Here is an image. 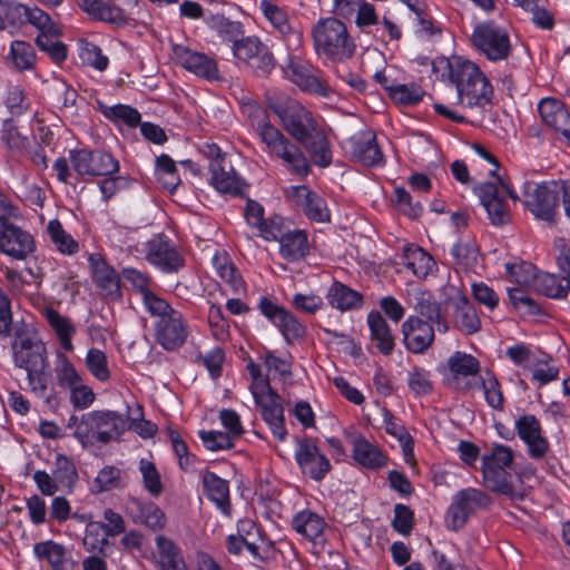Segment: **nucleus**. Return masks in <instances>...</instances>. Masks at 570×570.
Masks as SVG:
<instances>
[{"label": "nucleus", "mask_w": 570, "mask_h": 570, "mask_svg": "<svg viewBox=\"0 0 570 570\" xmlns=\"http://www.w3.org/2000/svg\"><path fill=\"white\" fill-rule=\"evenodd\" d=\"M250 126L263 145V151L272 159L281 160L293 175L306 177L311 165L302 149L279 128L273 125L266 110L253 106L249 114Z\"/></svg>", "instance_id": "f257e3e1"}, {"label": "nucleus", "mask_w": 570, "mask_h": 570, "mask_svg": "<svg viewBox=\"0 0 570 570\" xmlns=\"http://www.w3.org/2000/svg\"><path fill=\"white\" fill-rule=\"evenodd\" d=\"M13 363L27 372L30 390L43 396L49 383V362L46 345L28 330L17 328L11 342Z\"/></svg>", "instance_id": "f03ea898"}, {"label": "nucleus", "mask_w": 570, "mask_h": 570, "mask_svg": "<svg viewBox=\"0 0 570 570\" xmlns=\"http://www.w3.org/2000/svg\"><path fill=\"white\" fill-rule=\"evenodd\" d=\"M450 79L455 85L459 102L468 108H483L491 102L493 88L480 67L470 60L450 65Z\"/></svg>", "instance_id": "7ed1b4c3"}, {"label": "nucleus", "mask_w": 570, "mask_h": 570, "mask_svg": "<svg viewBox=\"0 0 570 570\" xmlns=\"http://www.w3.org/2000/svg\"><path fill=\"white\" fill-rule=\"evenodd\" d=\"M267 107L279 118L284 129L297 141H304L321 126L311 110L288 96L266 91Z\"/></svg>", "instance_id": "20e7f679"}, {"label": "nucleus", "mask_w": 570, "mask_h": 570, "mask_svg": "<svg viewBox=\"0 0 570 570\" xmlns=\"http://www.w3.org/2000/svg\"><path fill=\"white\" fill-rule=\"evenodd\" d=\"M316 53L333 62L350 60L356 50L346 26L336 18L320 20L312 30Z\"/></svg>", "instance_id": "39448f33"}, {"label": "nucleus", "mask_w": 570, "mask_h": 570, "mask_svg": "<svg viewBox=\"0 0 570 570\" xmlns=\"http://www.w3.org/2000/svg\"><path fill=\"white\" fill-rule=\"evenodd\" d=\"M513 461L514 452L510 446L494 443L481 459L484 487L511 499L521 498L511 473Z\"/></svg>", "instance_id": "423d86ee"}, {"label": "nucleus", "mask_w": 570, "mask_h": 570, "mask_svg": "<svg viewBox=\"0 0 570 570\" xmlns=\"http://www.w3.org/2000/svg\"><path fill=\"white\" fill-rule=\"evenodd\" d=\"M128 430V420L115 411H91L82 414L72 435L83 448L108 444Z\"/></svg>", "instance_id": "0eeeda50"}, {"label": "nucleus", "mask_w": 570, "mask_h": 570, "mask_svg": "<svg viewBox=\"0 0 570 570\" xmlns=\"http://www.w3.org/2000/svg\"><path fill=\"white\" fill-rule=\"evenodd\" d=\"M154 318V332L156 342L166 351L180 348L188 335L189 326L181 312L160 298L146 309Z\"/></svg>", "instance_id": "6e6552de"}, {"label": "nucleus", "mask_w": 570, "mask_h": 570, "mask_svg": "<svg viewBox=\"0 0 570 570\" xmlns=\"http://www.w3.org/2000/svg\"><path fill=\"white\" fill-rule=\"evenodd\" d=\"M470 41L480 55L492 62L508 60L513 50L508 29L493 20L476 23Z\"/></svg>", "instance_id": "1a4fd4ad"}, {"label": "nucleus", "mask_w": 570, "mask_h": 570, "mask_svg": "<svg viewBox=\"0 0 570 570\" xmlns=\"http://www.w3.org/2000/svg\"><path fill=\"white\" fill-rule=\"evenodd\" d=\"M522 203L537 219L553 223L559 207L558 185L525 181L522 186Z\"/></svg>", "instance_id": "9d476101"}, {"label": "nucleus", "mask_w": 570, "mask_h": 570, "mask_svg": "<svg viewBox=\"0 0 570 570\" xmlns=\"http://www.w3.org/2000/svg\"><path fill=\"white\" fill-rule=\"evenodd\" d=\"M69 159L73 171L81 179L109 176L119 171V161L110 153L100 149H71Z\"/></svg>", "instance_id": "9b49d317"}, {"label": "nucleus", "mask_w": 570, "mask_h": 570, "mask_svg": "<svg viewBox=\"0 0 570 570\" xmlns=\"http://www.w3.org/2000/svg\"><path fill=\"white\" fill-rule=\"evenodd\" d=\"M491 503V497L480 489L465 488L459 491L446 512L448 527L454 531L460 530L471 515L479 510L488 509Z\"/></svg>", "instance_id": "f8f14e48"}, {"label": "nucleus", "mask_w": 570, "mask_h": 570, "mask_svg": "<svg viewBox=\"0 0 570 570\" xmlns=\"http://www.w3.org/2000/svg\"><path fill=\"white\" fill-rule=\"evenodd\" d=\"M146 261L165 274H174L185 266L178 247L164 234H156L145 243Z\"/></svg>", "instance_id": "ddd939ff"}, {"label": "nucleus", "mask_w": 570, "mask_h": 570, "mask_svg": "<svg viewBox=\"0 0 570 570\" xmlns=\"http://www.w3.org/2000/svg\"><path fill=\"white\" fill-rule=\"evenodd\" d=\"M283 71L285 77L302 91L321 97L330 96L331 89L323 79L322 72L299 57L288 56Z\"/></svg>", "instance_id": "4468645a"}, {"label": "nucleus", "mask_w": 570, "mask_h": 570, "mask_svg": "<svg viewBox=\"0 0 570 570\" xmlns=\"http://www.w3.org/2000/svg\"><path fill=\"white\" fill-rule=\"evenodd\" d=\"M294 456L302 473L314 481H322L332 469L330 460L313 438L297 439Z\"/></svg>", "instance_id": "2eb2a0df"}, {"label": "nucleus", "mask_w": 570, "mask_h": 570, "mask_svg": "<svg viewBox=\"0 0 570 570\" xmlns=\"http://www.w3.org/2000/svg\"><path fill=\"white\" fill-rule=\"evenodd\" d=\"M36 250L33 236L13 224L0 225V252L13 259L24 261Z\"/></svg>", "instance_id": "dca6fc26"}, {"label": "nucleus", "mask_w": 570, "mask_h": 570, "mask_svg": "<svg viewBox=\"0 0 570 570\" xmlns=\"http://www.w3.org/2000/svg\"><path fill=\"white\" fill-rule=\"evenodd\" d=\"M173 55L176 62L189 72L206 80L219 79L217 62L213 57L183 45H175Z\"/></svg>", "instance_id": "f3484780"}, {"label": "nucleus", "mask_w": 570, "mask_h": 570, "mask_svg": "<svg viewBox=\"0 0 570 570\" xmlns=\"http://www.w3.org/2000/svg\"><path fill=\"white\" fill-rule=\"evenodd\" d=\"M403 344L413 354H423L435 340L434 327L423 318L410 315L401 326Z\"/></svg>", "instance_id": "a211bd4d"}, {"label": "nucleus", "mask_w": 570, "mask_h": 570, "mask_svg": "<svg viewBox=\"0 0 570 570\" xmlns=\"http://www.w3.org/2000/svg\"><path fill=\"white\" fill-rule=\"evenodd\" d=\"M292 198L297 209L309 220L316 223L331 220V212L325 198L309 187L305 185L292 187Z\"/></svg>", "instance_id": "6ab92c4d"}, {"label": "nucleus", "mask_w": 570, "mask_h": 570, "mask_svg": "<svg viewBox=\"0 0 570 570\" xmlns=\"http://www.w3.org/2000/svg\"><path fill=\"white\" fill-rule=\"evenodd\" d=\"M348 150L354 160L367 167L384 163L383 153L377 145L376 135L372 130H361L347 140Z\"/></svg>", "instance_id": "aec40b11"}, {"label": "nucleus", "mask_w": 570, "mask_h": 570, "mask_svg": "<svg viewBox=\"0 0 570 570\" xmlns=\"http://www.w3.org/2000/svg\"><path fill=\"white\" fill-rule=\"evenodd\" d=\"M126 511L134 523L145 525L154 532L161 531L166 527L165 512L153 501L131 498L127 502Z\"/></svg>", "instance_id": "412c9836"}, {"label": "nucleus", "mask_w": 570, "mask_h": 570, "mask_svg": "<svg viewBox=\"0 0 570 570\" xmlns=\"http://www.w3.org/2000/svg\"><path fill=\"white\" fill-rule=\"evenodd\" d=\"M475 193L493 225H504L510 222L508 205L500 196L497 184L482 183L475 188Z\"/></svg>", "instance_id": "4be33fe9"}, {"label": "nucleus", "mask_w": 570, "mask_h": 570, "mask_svg": "<svg viewBox=\"0 0 570 570\" xmlns=\"http://www.w3.org/2000/svg\"><path fill=\"white\" fill-rule=\"evenodd\" d=\"M542 121L560 132L570 145V111L557 98H543L538 105Z\"/></svg>", "instance_id": "5701e85b"}, {"label": "nucleus", "mask_w": 570, "mask_h": 570, "mask_svg": "<svg viewBox=\"0 0 570 570\" xmlns=\"http://www.w3.org/2000/svg\"><path fill=\"white\" fill-rule=\"evenodd\" d=\"M291 525L303 538L318 543L324 540V531L327 523L318 513L304 509L294 514Z\"/></svg>", "instance_id": "b1692460"}, {"label": "nucleus", "mask_w": 570, "mask_h": 570, "mask_svg": "<svg viewBox=\"0 0 570 570\" xmlns=\"http://www.w3.org/2000/svg\"><path fill=\"white\" fill-rule=\"evenodd\" d=\"M352 458L360 466L373 471L384 468L387 463V458L381 449L363 435L353 438Z\"/></svg>", "instance_id": "393cba45"}, {"label": "nucleus", "mask_w": 570, "mask_h": 570, "mask_svg": "<svg viewBox=\"0 0 570 570\" xmlns=\"http://www.w3.org/2000/svg\"><path fill=\"white\" fill-rule=\"evenodd\" d=\"M203 491L206 498L225 515H230L229 484L212 471L202 473Z\"/></svg>", "instance_id": "a878e982"}, {"label": "nucleus", "mask_w": 570, "mask_h": 570, "mask_svg": "<svg viewBox=\"0 0 570 570\" xmlns=\"http://www.w3.org/2000/svg\"><path fill=\"white\" fill-rule=\"evenodd\" d=\"M33 553L39 560L47 561L51 570H73L76 567L70 552L53 540L37 542L33 546Z\"/></svg>", "instance_id": "bb28decb"}, {"label": "nucleus", "mask_w": 570, "mask_h": 570, "mask_svg": "<svg viewBox=\"0 0 570 570\" xmlns=\"http://www.w3.org/2000/svg\"><path fill=\"white\" fill-rule=\"evenodd\" d=\"M92 277L96 286L111 301L122 297L120 276L117 271L104 259L91 258Z\"/></svg>", "instance_id": "cd10ccee"}, {"label": "nucleus", "mask_w": 570, "mask_h": 570, "mask_svg": "<svg viewBox=\"0 0 570 570\" xmlns=\"http://www.w3.org/2000/svg\"><path fill=\"white\" fill-rule=\"evenodd\" d=\"M453 325L465 335H472L481 328V320L473 303L465 296L459 295L452 302Z\"/></svg>", "instance_id": "c85d7f7f"}, {"label": "nucleus", "mask_w": 570, "mask_h": 570, "mask_svg": "<svg viewBox=\"0 0 570 570\" xmlns=\"http://www.w3.org/2000/svg\"><path fill=\"white\" fill-rule=\"evenodd\" d=\"M210 184L220 194L237 196L243 190V183L237 177L232 164L226 160L209 164Z\"/></svg>", "instance_id": "c756f323"}, {"label": "nucleus", "mask_w": 570, "mask_h": 570, "mask_svg": "<svg viewBox=\"0 0 570 570\" xmlns=\"http://www.w3.org/2000/svg\"><path fill=\"white\" fill-rule=\"evenodd\" d=\"M79 8L95 20L118 27L128 24L124 10L104 0H77Z\"/></svg>", "instance_id": "7c9ffc66"}, {"label": "nucleus", "mask_w": 570, "mask_h": 570, "mask_svg": "<svg viewBox=\"0 0 570 570\" xmlns=\"http://www.w3.org/2000/svg\"><path fill=\"white\" fill-rule=\"evenodd\" d=\"M400 263L421 279L426 278L435 267L433 257L414 244H409L403 247L402 254L400 255Z\"/></svg>", "instance_id": "2f4dec72"}, {"label": "nucleus", "mask_w": 570, "mask_h": 570, "mask_svg": "<svg viewBox=\"0 0 570 570\" xmlns=\"http://www.w3.org/2000/svg\"><path fill=\"white\" fill-rule=\"evenodd\" d=\"M444 370L449 372V382L459 386L461 379L480 372V362L471 354L456 351L446 360Z\"/></svg>", "instance_id": "473e14b6"}, {"label": "nucleus", "mask_w": 570, "mask_h": 570, "mask_svg": "<svg viewBox=\"0 0 570 570\" xmlns=\"http://www.w3.org/2000/svg\"><path fill=\"white\" fill-rule=\"evenodd\" d=\"M262 419L269 428L272 434L281 442L287 438V429L285 426L284 406L279 395L272 396L266 402L258 405Z\"/></svg>", "instance_id": "72a5a7b5"}, {"label": "nucleus", "mask_w": 570, "mask_h": 570, "mask_svg": "<svg viewBox=\"0 0 570 570\" xmlns=\"http://www.w3.org/2000/svg\"><path fill=\"white\" fill-rule=\"evenodd\" d=\"M367 325L371 334V342L383 354L390 355L395 346L394 336L392 331L377 311H372L367 314Z\"/></svg>", "instance_id": "f704fd0d"}, {"label": "nucleus", "mask_w": 570, "mask_h": 570, "mask_svg": "<svg viewBox=\"0 0 570 570\" xmlns=\"http://www.w3.org/2000/svg\"><path fill=\"white\" fill-rule=\"evenodd\" d=\"M212 264L217 275L230 287L234 294L246 292V283L225 250H217L212 257Z\"/></svg>", "instance_id": "c9c22d12"}, {"label": "nucleus", "mask_w": 570, "mask_h": 570, "mask_svg": "<svg viewBox=\"0 0 570 570\" xmlns=\"http://www.w3.org/2000/svg\"><path fill=\"white\" fill-rule=\"evenodd\" d=\"M261 9L265 18L272 23V26L283 36H288V46L297 48L302 41V33L293 30L287 14L276 4L271 1L263 0L261 2Z\"/></svg>", "instance_id": "e433bc0d"}, {"label": "nucleus", "mask_w": 570, "mask_h": 570, "mask_svg": "<svg viewBox=\"0 0 570 570\" xmlns=\"http://www.w3.org/2000/svg\"><path fill=\"white\" fill-rule=\"evenodd\" d=\"M326 299L331 307L340 312L357 309L363 305V295L341 282L330 286Z\"/></svg>", "instance_id": "4c0bfd02"}, {"label": "nucleus", "mask_w": 570, "mask_h": 570, "mask_svg": "<svg viewBox=\"0 0 570 570\" xmlns=\"http://www.w3.org/2000/svg\"><path fill=\"white\" fill-rule=\"evenodd\" d=\"M279 242V253L288 262H298L309 252L307 234L305 230L295 229L286 232Z\"/></svg>", "instance_id": "58836bf2"}, {"label": "nucleus", "mask_w": 570, "mask_h": 570, "mask_svg": "<svg viewBox=\"0 0 570 570\" xmlns=\"http://www.w3.org/2000/svg\"><path fill=\"white\" fill-rule=\"evenodd\" d=\"M309 154L314 165L326 168L332 164V149L327 136L322 127L311 134L304 141H299Z\"/></svg>", "instance_id": "ea45409f"}, {"label": "nucleus", "mask_w": 570, "mask_h": 570, "mask_svg": "<svg viewBox=\"0 0 570 570\" xmlns=\"http://www.w3.org/2000/svg\"><path fill=\"white\" fill-rule=\"evenodd\" d=\"M42 314L55 332L61 348L71 352L73 350L72 337L76 334V327L71 321L52 307H46Z\"/></svg>", "instance_id": "a19ab883"}, {"label": "nucleus", "mask_w": 570, "mask_h": 570, "mask_svg": "<svg viewBox=\"0 0 570 570\" xmlns=\"http://www.w3.org/2000/svg\"><path fill=\"white\" fill-rule=\"evenodd\" d=\"M157 554L163 570H186V562L181 549L166 535L155 538Z\"/></svg>", "instance_id": "79ce46f5"}, {"label": "nucleus", "mask_w": 570, "mask_h": 570, "mask_svg": "<svg viewBox=\"0 0 570 570\" xmlns=\"http://www.w3.org/2000/svg\"><path fill=\"white\" fill-rule=\"evenodd\" d=\"M207 27L216 32L224 42L234 45L244 33V26L239 21L230 20L222 13H210L206 17Z\"/></svg>", "instance_id": "37998d69"}, {"label": "nucleus", "mask_w": 570, "mask_h": 570, "mask_svg": "<svg viewBox=\"0 0 570 570\" xmlns=\"http://www.w3.org/2000/svg\"><path fill=\"white\" fill-rule=\"evenodd\" d=\"M535 287L547 297L560 299L568 295L570 281L568 277L546 273L537 276Z\"/></svg>", "instance_id": "c03bdc74"}, {"label": "nucleus", "mask_w": 570, "mask_h": 570, "mask_svg": "<svg viewBox=\"0 0 570 570\" xmlns=\"http://www.w3.org/2000/svg\"><path fill=\"white\" fill-rule=\"evenodd\" d=\"M155 176L163 188L170 193H173L181 181L176 163L167 154H161L156 158Z\"/></svg>", "instance_id": "a18cd8bd"}, {"label": "nucleus", "mask_w": 570, "mask_h": 570, "mask_svg": "<svg viewBox=\"0 0 570 570\" xmlns=\"http://www.w3.org/2000/svg\"><path fill=\"white\" fill-rule=\"evenodd\" d=\"M122 276L141 295L142 304L146 309L151 306L153 303L161 298L150 291V277L147 274L136 268L127 267L122 269Z\"/></svg>", "instance_id": "49530a36"}, {"label": "nucleus", "mask_w": 570, "mask_h": 570, "mask_svg": "<svg viewBox=\"0 0 570 570\" xmlns=\"http://www.w3.org/2000/svg\"><path fill=\"white\" fill-rule=\"evenodd\" d=\"M47 233L56 248L65 255H73L79 250V244L67 233L58 219L49 220Z\"/></svg>", "instance_id": "de8ad7c7"}, {"label": "nucleus", "mask_w": 570, "mask_h": 570, "mask_svg": "<svg viewBox=\"0 0 570 570\" xmlns=\"http://www.w3.org/2000/svg\"><path fill=\"white\" fill-rule=\"evenodd\" d=\"M8 58L18 70H30L36 62V52L29 42L14 40L10 46Z\"/></svg>", "instance_id": "09e8293b"}, {"label": "nucleus", "mask_w": 570, "mask_h": 570, "mask_svg": "<svg viewBox=\"0 0 570 570\" xmlns=\"http://www.w3.org/2000/svg\"><path fill=\"white\" fill-rule=\"evenodd\" d=\"M481 386L488 405L493 410L502 411L504 405L503 393L497 376L491 371H487L481 376Z\"/></svg>", "instance_id": "8fccbe9b"}, {"label": "nucleus", "mask_w": 570, "mask_h": 570, "mask_svg": "<svg viewBox=\"0 0 570 570\" xmlns=\"http://www.w3.org/2000/svg\"><path fill=\"white\" fill-rule=\"evenodd\" d=\"M86 366L90 374L100 382L110 379L107 355L104 351L92 347L87 352Z\"/></svg>", "instance_id": "3c124183"}, {"label": "nucleus", "mask_w": 570, "mask_h": 570, "mask_svg": "<svg viewBox=\"0 0 570 570\" xmlns=\"http://www.w3.org/2000/svg\"><path fill=\"white\" fill-rule=\"evenodd\" d=\"M508 294L511 304L522 316H533L543 313L540 305L522 288H510Z\"/></svg>", "instance_id": "603ef678"}, {"label": "nucleus", "mask_w": 570, "mask_h": 570, "mask_svg": "<svg viewBox=\"0 0 570 570\" xmlns=\"http://www.w3.org/2000/svg\"><path fill=\"white\" fill-rule=\"evenodd\" d=\"M414 311L416 316L425 318L424 322L431 324L432 321L440 318L441 305L430 292H420L415 297Z\"/></svg>", "instance_id": "864d4df0"}, {"label": "nucleus", "mask_w": 570, "mask_h": 570, "mask_svg": "<svg viewBox=\"0 0 570 570\" xmlns=\"http://www.w3.org/2000/svg\"><path fill=\"white\" fill-rule=\"evenodd\" d=\"M106 118L111 121H122L131 128H136L141 120L139 111L129 105H115L102 110Z\"/></svg>", "instance_id": "5fc2aeb1"}, {"label": "nucleus", "mask_w": 570, "mask_h": 570, "mask_svg": "<svg viewBox=\"0 0 570 570\" xmlns=\"http://www.w3.org/2000/svg\"><path fill=\"white\" fill-rule=\"evenodd\" d=\"M265 45L254 36L244 35L232 46L234 57L245 65L250 61Z\"/></svg>", "instance_id": "6e6d98bb"}, {"label": "nucleus", "mask_w": 570, "mask_h": 570, "mask_svg": "<svg viewBox=\"0 0 570 570\" xmlns=\"http://www.w3.org/2000/svg\"><path fill=\"white\" fill-rule=\"evenodd\" d=\"M56 376L59 386L68 390L82 381L71 361L62 353L58 354Z\"/></svg>", "instance_id": "4d7b16f0"}, {"label": "nucleus", "mask_w": 570, "mask_h": 570, "mask_svg": "<svg viewBox=\"0 0 570 570\" xmlns=\"http://www.w3.org/2000/svg\"><path fill=\"white\" fill-rule=\"evenodd\" d=\"M275 326L279 330L287 343L302 338L306 334L305 326L287 309Z\"/></svg>", "instance_id": "13d9d810"}, {"label": "nucleus", "mask_w": 570, "mask_h": 570, "mask_svg": "<svg viewBox=\"0 0 570 570\" xmlns=\"http://www.w3.org/2000/svg\"><path fill=\"white\" fill-rule=\"evenodd\" d=\"M27 22L40 30L39 35L51 33L56 37L61 35L59 26L47 12L38 7H29Z\"/></svg>", "instance_id": "bf43d9fd"}, {"label": "nucleus", "mask_w": 570, "mask_h": 570, "mask_svg": "<svg viewBox=\"0 0 570 570\" xmlns=\"http://www.w3.org/2000/svg\"><path fill=\"white\" fill-rule=\"evenodd\" d=\"M139 471L142 476L145 489L153 497H158L163 492L164 488L160 480V474L157 471L155 464L147 459H140Z\"/></svg>", "instance_id": "052dcab7"}, {"label": "nucleus", "mask_w": 570, "mask_h": 570, "mask_svg": "<svg viewBox=\"0 0 570 570\" xmlns=\"http://www.w3.org/2000/svg\"><path fill=\"white\" fill-rule=\"evenodd\" d=\"M52 37L55 36L51 33L38 35L36 45L41 51L48 53L55 62H62L68 56L67 46L61 41L53 40Z\"/></svg>", "instance_id": "680f3d73"}, {"label": "nucleus", "mask_w": 570, "mask_h": 570, "mask_svg": "<svg viewBox=\"0 0 570 570\" xmlns=\"http://www.w3.org/2000/svg\"><path fill=\"white\" fill-rule=\"evenodd\" d=\"M55 465L53 475L56 481L62 485L72 487L78 480L77 469L72 460L63 454H58Z\"/></svg>", "instance_id": "e2e57ef3"}, {"label": "nucleus", "mask_w": 570, "mask_h": 570, "mask_svg": "<svg viewBox=\"0 0 570 570\" xmlns=\"http://www.w3.org/2000/svg\"><path fill=\"white\" fill-rule=\"evenodd\" d=\"M108 537L105 534L102 522H89L86 525L83 544L88 551L101 552L108 544Z\"/></svg>", "instance_id": "0e129e2a"}, {"label": "nucleus", "mask_w": 570, "mask_h": 570, "mask_svg": "<svg viewBox=\"0 0 570 570\" xmlns=\"http://www.w3.org/2000/svg\"><path fill=\"white\" fill-rule=\"evenodd\" d=\"M208 324L213 336L217 341H225L229 336V323L223 314L220 305L210 304L208 309Z\"/></svg>", "instance_id": "69168bd1"}, {"label": "nucleus", "mask_w": 570, "mask_h": 570, "mask_svg": "<svg viewBox=\"0 0 570 570\" xmlns=\"http://www.w3.org/2000/svg\"><path fill=\"white\" fill-rule=\"evenodd\" d=\"M407 386L415 395L431 393L433 384L430 372L422 367H413L407 374Z\"/></svg>", "instance_id": "338daca9"}, {"label": "nucleus", "mask_w": 570, "mask_h": 570, "mask_svg": "<svg viewBox=\"0 0 570 570\" xmlns=\"http://www.w3.org/2000/svg\"><path fill=\"white\" fill-rule=\"evenodd\" d=\"M1 140L6 147L14 153L27 148L28 139L23 137L12 120H6L1 128Z\"/></svg>", "instance_id": "774afa93"}]
</instances>
